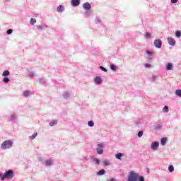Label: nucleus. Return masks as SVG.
Masks as SVG:
<instances>
[{
    "label": "nucleus",
    "mask_w": 181,
    "mask_h": 181,
    "mask_svg": "<svg viewBox=\"0 0 181 181\" xmlns=\"http://www.w3.org/2000/svg\"><path fill=\"white\" fill-rule=\"evenodd\" d=\"M159 148V142L154 141L151 144V149L153 151H156Z\"/></svg>",
    "instance_id": "423d86ee"
},
{
    "label": "nucleus",
    "mask_w": 181,
    "mask_h": 181,
    "mask_svg": "<svg viewBox=\"0 0 181 181\" xmlns=\"http://www.w3.org/2000/svg\"><path fill=\"white\" fill-rule=\"evenodd\" d=\"M138 180L139 181H145V178L144 177L141 176V177H139Z\"/></svg>",
    "instance_id": "a19ab883"
},
{
    "label": "nucleus",
    "mask_w": 181,
    "mask_h": 181,
    "mask_svg": "<svg viewBox=\"0 0 181 181\" xmlns=\"http://www.w3.org/2000/svg\"><path fill=\"white\" fill-rule=\"evenodd\" d=\"M139 177V174L131 171L128 175V181H138V179Z\"/></svg>",
    "instance_id": "f03ea898"
},
{
    "label": "nucleus",
    "mask_w": 181,
    "mask_h": 181,
    "mask_svg": "<svg viewBox=\"0 0 181 181\" xmlns=\"http://www.w3.org/2000/svg\"><path fill=\"white\" fill-rule=\"evenodd\" d=\"M104 144H98L96 148V152L98 155H103L104 153Z\"/></svg>",
    "instance_id": "20e7f679"
},
{
    "label": "nucleus",
    "mask_w": 181,
    "mask_h": 181,
    "mask_svg": "<svg viewBox=\"0 0 181 181\" xmlns=\"http://www.w3.org/2000/svg\"><path fill=\"white\" fill-rule=\"evenodd\" d=\"M9 74H11L9 71H4L2 74V76H3V77H8V76H9Z\"/></svg>",
    "instance_id": "aec40b11"
},
{
    "label": "nucleus",
    "mask_w": 181,
    "mask_h": 181,
    "mask_svg": "<svg viewBox=\"0 0 181 181\" xmlns=\"http://www.w3.org/2000/svg\"><path fill=\"white\" fill-rule=\"evenodd\" d=\"M150 37H151V33H146V39H149Z\"/></svg>",
    "instance_id": "ea45409f"
},
{
    "label": "nucleus",
    "mask_w": 181,
    "mask_h": 181,
    "mask_svg": "<svg viewBox=\"0 0 181 181\" xmlns=\"http://www.w3.org/2000/svg\"><path fill=\"white\" fill-rule=\"evenodd\" d=\"M83 9L88 11V9H91V4L90 3L86 2L83 4Z\"/></svg>",
    "instance_id": "6e6552de"
},
{
    "label": "nucleus",
    "mask_w": 181,
    "mask_h": 181,
    "mask_svg": "<svg viewBox=\"0 0 181 181\" xmlns=\"http://www.w3.org/2000/svg\"><path fill=\"white\" fill-rule=\"evenodd\" d=\"M144 66L146 69H151V64H145Z\"/></svg>",
    "instance_id": "4c0bfd02"
},
{
    "label": "nucleus",
    "mask_w": 181,
    "mask_h": 181,
    "mask_svg": "<svg viewBox=\"0 0 181 181\" xmlns=\"http://www.w3.org/2000/svg\"><path fill=\"white\" fill-rule=\"evenodd\" d=\"M12 146H13V141L12 140H6L2 143L1 149L5 151L6 149H11Z\"/></svg>",
    "instance_id": "f257e3e1"
},
{
    "label": "nucleus",
    "mask_w": 181,
    "mask_h": 181,
    "mask_svg": "<svg viewBox=\"0 0 181 181\" xmlns=\"http://www.w3.org/2000/svg\"><path fill=\"white\" fill-rule=\"evenodd\" d=\"M146 54H148V56H153V52L151 51V50H146Z\"/></svg>",
    "instance_id": "b1692460"
},
{
    "label": "nucleus",
    "mask_w": 181,
    "mask_h": 181,
    "mask_svg": "<svg viewBox=\"0 0 181 181\" xmlns=\"http://www.w3.org/2000/svg\"><path fill=\"white\" fill-rule=\"evenodd\" d=\"M13 170H8L6 171L4 175L1 177V180H5V179H13Z\"/></svg>",
    "instance_id": "7ed1b4c3"
},
{
    "label": "nucleus",
    "mask_w": 181,
    "mask_h": 181,
    "mask_svg": "<svg viewBox=\"0 0 181 181\" xmlns=\"http://www.w3.org/2000/svg\"><path fill=\"white\" fill-rule=\"evenodd\" d=\"M57 12L62 13V12H64V6L60 5L57 8Z\"/></svg>",
    "instance_id": "9d476101"
},
{
    "label": "nucleus",
    "mask_w": 181,
    "mask_h": 181,
    "mask_svg": "<svg viewBox=\"0 0 181 181\" xmlns=\"http://www.w3.org/2000/svg\"><path fill=\"white\" fill-rule=\"evenodd\" d=\"M35 23H36V19H35V18L30 19V25H35Z\"/></svg>",
    "instance_id": "cd10ccee"
},
{
    "label": "nucleus",
    "mask_w": 181,
    "mask_h": 181,
    "mask_svg": "<svg viewBox=\"0 0 181 181\" xmlns=\"http://www.w3.org/2000/svg\"><path fill=\"white\" fill-rule=\"evenodd\" d=\"M103 163L105 166H110L111 165V160H105L103 161Z\"/></svg>",
    "instance_id": "2eb2a0df"
},
{
    "label": "nucleus",
    "mask_w": 181,
    "mask_h": 181,
    "mask_svg": "<svg viewBox=\"0 0 181 181\" xmlns=\"http://www.w3.org/2000/svg\"><path fill=\"white\" fill-rule=\"evenodd\" d=\"M98 175L99 176H103V175H105V170L102 169L99 172H98Z\"/></svg>",
    "instance_id": "412c9836"
},
{
    "label": "nucleus",
    "mask_w": 181,
    "mask_h": 181,
    "mask_svg": "<svg viewBox=\"0 0 181 181\" xmlns=\"http://www.w3.org/2000/svg\"><path fill=\"white\" fill-rule=\"evenodd\" d=\"M72 6H78L80 5V0H71Z\"/></svg>",
    "instance_id": "1a4fd4ad"
},
{
    "label": "nucleus",
    "mask_w": 181,
    "mask_h": 181,
    "mask_svg": "<svg viewBox=\"0 0 181 181\" xmlns=\"http://www.w3.org/2000/svg\"><path fill=\"white\" fill-rule=\"evenodd\" d=\"M163 111L164 112H169V107L168 106H164V107L163 108Z\"/></svg>",
    "instance_id": "393cba45"
},
{
    "label": "nucleus",
    "mask_w": 181,
    "mask_h": 181,
    "mask_svg": "<svg viewBox=\"0 0 181 181\" xmlns=\"http://www.w3.org/2000/svg\"><path fill=\"white\" fill-rule=\"evenodd\" d=\"M3 81H4V83H9L10 80L8 78L5 77V78H4Z\"/></svg>",
    "instance_id": "c9c22d12"
},
{
    "label": "nucleus",
    "mask_w": 181,
    "mask_h": 181,
    "mask_svg": "<svg viewBox=\"0 0 181 181\" xmlns=\"http://www.w3.org/2000/svg\"><path fill=\"white\" fill-rule=\"evenodd\" d=\"M16 118H18V117L15 115H11V121H15V119H16Z\"/></svg>",
    "instance_id": "c756f323"
},
{
    "label": "nucleus",
    "mask_w": 181,
    "mask_h": 181,
    "mask_svg": "<svg viewBox=\"0 0 181 181\" xmlns=\"http://www.w3.org/2000/svg\"><path fill=\"white\" fill-rule=\"evenodd\" d=\"M137 135H138L139 138H142V136L144 135V132L143 131L139 132Z\"/></svg>",
    "instance_id": "473e14b6"
},
{
    "label": "nucleus",
    "mask_w": 181,
    "mask_h": 181,
    "mask_svg": "<svg viewBox=\"0 0 181 181\" xmlns=\"http://www.w3.org/2000/svg\"><path fill=\"white\" fill-rule=\"evenodd\" d=\"M0 178H1V173H0Z\"/></svg>",
    "instance_id": "49530a36"
},
{
    "label": "nucleus",
    "mask_w": 181,
    "mask_h": 181,
    "mask_svg": "<svg viewBox=\"0 0 181 181\" xmlns=\"http://www.w3.org/2000/svg\"><path fill=\"white\" fill-rule=\"evenodd\" d=\"M110 69L111 70H113V71H115V70H117V66H115V64H112L110 65Z\"/></svg>",
    "instance_id": "c85d7f7f"
},
{
    "label": "nucleus",
    "mask_w": 181,
    "mask_h": 181,
    "mask_svg": "<svg viewBox=\"0 0 181 181\" xmlns=\"http://www.w3.org/2000/svg\"><path fill=\"white\" fill-rule=\"evenodd\" d=\"M63 97L65 100H67V98H70V93H69V92H64L63 94Z\"/></svg>",
    "instance_id": "a211bd4d"
},
{
    "label": "nucleus",
    "mask_w": 181,
    "mask_h": 181,
    "mask_svg": "<svg viewBox=\"0 0 181 181\" xmlns=\"http://www.w3.org/2000/svg\"><path fill=\"white\" fill-rule=\"evenodd\" d=\"M37 136V133H34L31 136H30V139H35Z\"/></svg>",
    "instance_id": "2f4dec72"
},
{
    "label": "nucleus",
    "mask_w": 181,
    "mask_h": 181,
    "mask_svg": "<svg viewBox=\"0 0 181 181\" xmlns=\"http://www.w3.org/2000/svg\"><path fill=\"white\" fill-rule=\"evenodd\" d=\"M178 0H171L172 4H176Z\"/></svg>",
    "instance_id": "37998d69"
},
{
    "label": "nucleus",
    "mask_w": 181,
    "mask_h": 181,
    "mask_svg": "<svg viewBox=\"0 0 181 181\" xmlns=\"http://www.w3.org/2000/svg\"><path fill=\"white\" fill-rule=\"evenodd\" d=\"M38 30H43V29H46L47 28V25L44 24V25H40L37 26Z\"/></svg>",
    "instance_id": "f8f14e48"
},
{
    "label": "nucleus",
    "mask_w": 181,
    "mask_h": 181,
    "mask_svg": "<svg viewBox=\"0 0 181 181\" xmlns=\"http://www.w3.org/2000/svg\"><path fill=\"white\" fill-rule=\"evenodd\" d=\"M168 170H169V172H170V173L173 172V171L175 170V168L173 167V165H170V166L168 167Z\"/></svg>",
    "instance_id": "bb28decb"
},
{
    "label": "nucleus",
    "mask_w": 181,
    "mask_h": 181,
    "mask_svg": "<svg viewBox=\"0 0 181 181\" xmlns=\"http://www.w3.org/2000/svg\"><path fill=\"white\" fill-rule=\"evenodd\" d=\"M93 162L95 165H100V159L98 158H93Z\"/></svg>",
    "instance_id": "a878e982"
},
{
    "label": "nucleus",
    "mask_w": 181,
    "mask_h": 181,
    "mask_svg": "<svg viewBox=\"0 0 181 181\" xmlns=\"http://www.w3.org/2000/svg\"><path fill=\"white\" fill-rule=\"evenodd\" d=\"M95 83L96 84H101V83H103V79H101L99 76H96L95 78Z\"/></svg>",
    "instance_id": "9b49d317"
},
{
    "label": "nucleus",
    "mask_w": 181,
    "mask_h": 181,
    "mask_svg": "<svg viewBox=\"0 0 181 181\" xmlns=\"http://www.w3.org/2000/svg\"><path fill=\"white\" fill-rule=\"evenodd\" d=\"M28 77H33L35 76V72L30 71L28 74Z\"/></svg>",
    "instance_id": "f704fd0d"
},
{
    "label": "nucleus",
    "mask_w": 181,
    "mask_h": 181,
    "mask_svg": "<svg viewBox=\"0 0 181 181\" xmlns=\"http://www.w3.org/2000/svg\"><path fill=\"white\" fill-rule=\"evenodd\" d=\"M154 46L157 49H161L162 48V40L159 39H156L154 41Z\"/></svg>",
    "instance_id": "39448f33"
},
{
    "label": "nucleus",
    "mask_w": 181,
    "mask_h": 181,
    "mask_svg": "<svg viewBox=\"0 0 181 181\" xmlns=\"http://www.w3.org/2000/svg\"><path fill=\"white\" fill-rule=\"evenodd\" d=\"M96 22H101V20L100 19V18H96Z\"/></svg>",
    "instance_id": "c03bdc74"
},
{
    "label": "nucleus",
    "mask_w": 181,
    "mask_h": 181,
    "mask_svg": "<svg viewBox=\"0 0 181 181\" xmlns=\"http://www.w3.org/2000/svg\"><path fill=\"white\" fill-rule=\"evenodd\" d=\"M24 97H29L30 95V92L29 90H25L23 92Z\"/></svg>",
    "instance_id": "4be33fe9"
},
{
    "label": "nucleus",
    "mask_w": 181,
    "mask_h": 181,
    "mask_svg": "<svg viewBox=\"0 0 181 181\" xmlns=\"http://www.w3.org/2000/svg\"><path fill=\"white\" fill-rule=\"evenodd\" d=\"M175 95H177V97H181V89H177V90H175Z\"/></svg>",
    "instance_id": "6ab92c4d"
},
{
    "label": "nucleus",
    "mask_w": 181,
    "mask_h": 181,
    "mask_svg": "<svg viewBox=\"0 0 181 181\" xmlns=\"http://www.w3.org/2000/svg\"><path fill=\"white\" fill-rule=\"evenodd\" d=\"M122 156H124V153H119L115 155L116 159H119V160H122Z\"/></svg>",
    "instance_id": "ddd939ff"
},
{
    "label": "nucleus",
    "mask_w": 181,
    "mask_h": 181,
    "mask_svg": "<svg viewBox=\"0 0 181 181\" xmlns=\"http://www.w3.org/2000/svg\"><path fill=\"white\" fill-rule=\"evenodd\" d=\"M109 181H116L115 178L110 179Z\"/></svg>",
    "instance_id": "a18cd8bd"
},
{
    "label": "nucleus",
    "mask_w": 181,
    "mask_h": 181,
    "mask_svg": "<svg viewBox=\"0 0 181 181\" xmlns=\"http://www.w3.org/2000/svg\"><path fill=\"white\" fill-rule=\"evenodd\" d=\"M12 32H13V30L12 29H8L7 30V35H11Z\"/></svg>",
    "instance_id": "58836bf2"
},
{
    "label": "nucleus",
    "mask_w": 181,
    "mask_h": 181,
    "mask_svg": "<svg viewBox=\"0 0 181 181\" xmlns=\"http://www.w3.org/2000/svg\"><path fill=\"white\" fill-rule=\"evenodd\" d=\"M175 36H176V37H181V32L180 31H177L175 33Z\"/></svg>",
    "instance_id": "72a5a7b5"
},
{
    "label": "nucleus",
    "mask_w": 181,
    "mask_h": 181,
    "mask_svg": "<svg viewBox=\"0 0 181 181\" xmlns=\"http://www.w3.org/2000/svg\"><path fill=\"white\" fill-rule=\"evenodd\" d=\"M40 83L41 84H45V78H40Z\"/></svg>",
    "instance_id": "79ce46f5"
},
{
    "label": "nucleus",
    "mask_w": 181,
    "mask_h": 181,
    "mask_svg": "<svg viewBox=\"0 0 181 181\" xmlns=\"http://www.w3.org/2000/svg\"><path fill=\"white\" fill-rule=\"evenodd\" d=\"M45 165L46 166H52V165H53V161L52 160H47L45 161Z\"/></svg>",
    "instance_id": "f3484780"
},
{
    "label": "nucleus",
    "mask_w": 181,
    "mask_h": 181,
    "mask_svg": "<svg viewBox=\"0 0 181 181\" xmlns=\"http://www.w3.org/2000/svg\"><path fill=\"white\" fill-rule=\"evenodd\" d=\"M88 127H93V125H94V122H93V121H89L88 122Z\"/></svg>",
    "instance_id": "e433bc0d"
},
{
    "label": "nucleus",
    "mask_w": 181,
    "mask_h": 181,
    "mask_svg": "<svg viewBox=\"0 0 181 181\" xmlns=\"http://www.w3.org/2000/svg\"><path fill=\"white\" fill-rule=\"evenodd\" d=\"M168 42L169 45H170V46H175V45H176V41H175V39H173L172 37H168Z\"/></svg>",
    "instance_id": "0eeeda50"
},
{
    "label": "nucleus",
    "mask_w": 181,
    "mask_h": 181,
    "mask_svg": "<svg viewBox=\"0 0 181 181\" xmlns=\"http://www.w3.org/2000/svg\"><path fill=\"white\" fill-rule=\"evenodd\" d=\"M167 142H168V139L166 137H163L161 139V145L163 146H165V145H166Z\"/></svg>",
    "instance_id": "4468645a"
},
{
    "label": "nucleus",
    "mask_w": 181,
    "mask_h": 181,
    "mask_svg": "<svg viewBox=\"0 0 181 181\" xmlns=\"http://www.w3.org/2000/svg\"><path fill=\"white\" fill-rule=\"evenodd\" d=\"M166 70H173V63H168L166 67Z\"/></svg>",
    "instance_id": "dca6fc26"
},
{
    "label": "nucleus",
    "mask_w": 181,
    "mask_h": 181,
    "mask_svg": "<svg viewBox=\"0 0 181 181\" xmlns=\"http://www.w3.org/2000/svg\"><path fill=\"white\" fill-rule=\"evenodd\" d=\"M99 69H100V70H102L103 71H105V73H107L108 71L107 70V69H105L104 66H100L99 67Z\"/></svg>",
    "instance_id": "7c9ffc66"
},
{
    "label": "nucleus",
    "mask_w": 181,
    "mask_h": 181,
    "mask_svg": "<svg viewBox=\"0 0 181 181\" xmlns=\"http://www.w3.org/2000/svg\"><path fill=\"white\" fill-rule=\"evenodd\" d=\"M57 124V122L56 120L52 121L49 122L50 127H54V125Z\"/></svg>",
    "instance_id": "5701e85b"
}]
</instances>
